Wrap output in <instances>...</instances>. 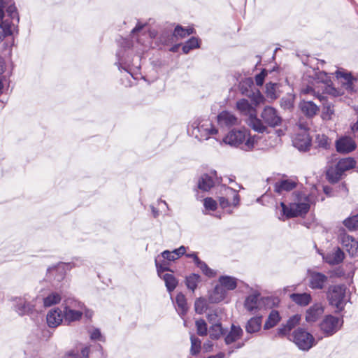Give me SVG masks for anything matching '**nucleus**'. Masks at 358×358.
<instances>
[{"instance_id": "33", "label": "nucleus", "mask_w": 358, "mask_h": 358, "mask_svg": "<svg viewBox=\"0 0 358 358\" xmlns=\"http://www.w3.org/2000/svg\"><path fill=\"white\" fill-rule=\"evenodd\" d=\"M61 300L62 297L59 293L50 292L47 296L42 298L39 296L38 301H42L43 307L48 308L59 303Z\"/></svg>"}, {"instance_id": "43", "label": "nucleus", "mask_w": 358, "mask_h": 358, "mask_svg": "<svg viewBox=\"0 0 358 358\" xmlns=\"http://www.w3.org/2000/svg\"><path fill=\"white\" fill-rule=\"evenodd\" d=\"M321 102L324 105L322 113V119L325 120H331L334 113L333 105L327 103L325 96H324V101H321Z\"/></svg>"}, {"instance_id": "53", "label": "nucleus", "mask_w": 358, "mask_h": 358, "mask_svg": "<svg viewBox=\"0 0 358 358\" xmlns=\"http://www.w3.org/2000/svg\"><path fill=\"white\" fill-rule=\"evenodd\" d=\"M203 206L206 210L214 211L217 208V203L213 198L207 197L203 200Z\"/></svg>"}, {"instance_id": "54", "label": "nucleus", "mask_w": 358, "mask_h": 358, "mask_svg": "<svg viewBox=\"0 0 358 358\" xmlns=\"http://www.w3.org/2000/svg\"><path fill=\"white\" fill-rule=\"evenodd\" d=\"M201 349V341L195 338L194 336H191V353L193 355H197Z\"/></svg>"}, {"instance_id": "46", "label": "nucleus", "mask_w": 358, "mask_h": 358, "mask_svg": "<svg viewBox=\"0 0 358 358\" xmlns=\"http://www.w3.org/2000/svg\"><path fill=\"white\" fill-rule=\"evenodd\" d=\"M278 88V85L276 83H267L266 85V94L267 97L273 100L277 99L278 96V94L277 93Z\"/></svg>"}, {"instance_id": "49", "label": "nucleus", "mask_w": 358, "mask_h": 358, "mask_svg": "<svg viewBox=\"0 0 358 358\" xmlns=\"http://www.w3.org/2000/svg\"><path fill=\"white\" fill-rule=\"evenodd\" d=\"M343 224L349 229H355L358 227V214L354 215L345 219Z\"/></svg>"}, {"instance_id": "14", "label": "nucleus", "mask_w": 358, "mask_h": 358, "mask_svg": "<svg viewBox=\"0 0 358 358\" xmlns=\"http://www.w3.org/2000/svg\"><path fill=\"white\" fill-rule=\"evenodd\" d=\"M155 262L158 275L164 280L167 290L171 292L176 287L178 280L173 274L164 273V271H169V267L165 261L161 263L159 257H156Z\"/></svg>"}, {"instance_id": "9", "label": "nucleus", "mask_w": 358, "mask_h": 358, "mask_svg": "<svg viewBox=\"0 0 358 358\" xmlns=\"http://www.w3.org/2000/svg\"><path fill=\"white\" fill-rule=\"evenodd\" d=\"M192 134L200 141L207 140L211 135L216 134L217 129L209 120H196L192 124Z\"/></svg>"}, {"instance_id": "59", "label": "nucleus", "mask_w": 358, "mask_h": 358, "mask_svg": "<svg viewBox=\"0 0 358 358\" xmlns=\"http://www.w3.org/2000/svg\"><path fill=\"white\" fill-rule=\"evenodd\" d=\"M90 338L92 340H101V334L98 329H94L90 331Z\"/></svg>"}, {"instance_id": "21", "label": "nucleus", "mask_w": 358, "mask_h": 358, "mask_svg": "<svg viewBox=\"0 0 358 358\" xmlns=\"http://www.w3.org/2000/svg\"><path fill=\"white\" fill-rule=\"evenodd\" d=\"M186 252V248L183 245L180 248L175 249L172 251L164 250L161 253L160 255H158L157 257H159L161 263L163 261H165L167 266L169 267V262H173L178 259H179L181 256L185 255Z\"/></svg>"}, {"instance_id": "64", "label": "nucleus", "mask_w": 358, "mask_h": 358, "mask_svg": "<svg viewBox=\"0 0 358 358\" xmlns=\"http://www.w3.org/2000/svg\"><path fill=\"white\" fill-rule=\"evenodd\" d=\"M213 343L210 341H207L205 343H203V348L206 352H209L213 348Z\"/></svg>"}, {"instance_id": "29", "label": "nucleus", "mask_w": 358, "mask_h": 358, "mask_svg": "<svg viewBox=\"0 0 358 358\" xmlns=\"http://www.w3.org/2000/svg\"><path fill=\"white\" fill-rule=\"evenodd\" d=\"M296 187V182L292 180H282L275 182L274 185L275 191L279 194L283 192H289Z\"/></svg>"}, {"instance_id": "38", "label": "nucleus", "mask_w": 358, "mask_h": 358, "mask_svg": "<svg viewBox=\"0 0 358 358\" xmlns=\"http://www.w3.org/2000/svg\"><path fill=\"white\" fill-rule=\"evenodd\" d=\"M219 283L226 291L234 290L237 287V279L231 276L222 275L219 278Z\"/></svg>"}, {"instance_id": "2", "label": "nucleus", "mask_w": 358, "mask_h": 358, "mask_svg": "<svg viewBox=\"0 0 358 358\" xmlns=\"http://www.w3.org/2000/svg\"><path fill=\"white\" fill-rule=\"evenodd\" d=\"M280 301L278 297L262 296L259 291L251 289V292L245 297L243 308L249 314L257 315L268 309L277 307Z\"/></svg>"}, {"instance_id": "28", "label": "nucleus", "mask_w": 358, "mask_h": 358, "mask_svg": "<svg viewBox=\"0 0 358 358\" xmlns=\"http://www.w3.org/2000/svg\"><path fill=\"white\" fill-rule=\"evenodd\" d=\"M236 108L244 115L251 117L257 113V110L247 99H243L237 101Z\"/></svg>"}, {"instance_id": "15", "label": "nucleus", "mask_w": 358, "mask_h": 358, "mask_svg": "<svg viewBox=\"0 0 358 358\" xmlns=\"http://www.w3.org/2000/svg\"><path fill=\"white\" fill-rule=\"evenodd\" d=\"M335 75L340 80V83L343 90L350 94L357 91L355 83L357 82V79L354 78L350 73L343 70H337Z\"/></svg>"}, {"instance_id": "27", "label": "nucleus", "mask_w": 358, "mask_h": 358, "mask_svg": "<svg viewBox=\"0 0 358 358\" xmlns=\"http://www.w3.org/2000/svg\"><path fill=\"white\" fill-rule=\"evenodd\" d=\"M301 93L303 95H310L317 98L320 101H324V94H322V90L319 85L313 83L311 85L303 87L301 90Z\"/></svg>"}, {"instance_id": "10", "label": "nucleus", "mask_w": 358, "mask_h": 358, "mask_svg": "<svg viewBox=\"0 0 358 358\" xmlns=\"http://www.w3.org/2000/svg\"><path fill=\"white\" fill-rule=\"evenodd\" d=\"M39 296L30 300L27 295L15 297L13 299L14 310L20 315H29L34 312L38 305Z\"/></svg>"}, {"instance_id": "41", "label": "nucleus", "mask_w": 358, "mask_h": 358, "mask_svg": "<svg viewBox=\"0 0 358 358\" xmlns=\"http://www.w3.org/2000/svg\"><path fill=\"white\" fill-rule=\"evenodd\" d=\"M6 6L3 7V10L5 9L8 17L13 21L15 20L17 22H19V16L17 11V8L15 6V3L12 0H6L4 3Z\"/></svg>"}, {"instance_id": "42", "label": "nucleus", "mask_w": 358, "mask_h": 358, "mask_svg": "<svg viewBox=\"0 0 358 358\" xmlns=\"http://www.w3.org/2000/svg\"><path fill=\"white\" fill-rule=\"evenodd\" d=\"M176 302L177 304V311L180 315H185L188 309L185 295L182 293L178 294L176 298Z\"/></svg>"}, {"instance_id": "47", "label": "nucleus", "mask_w": 358, "mask_h": 358, "mask_svg": "<svg viewBox=\"0 0 358 358\" xmlns=\"http://www.w3.org/2000/svg\"><path fill=\"white\" fill-rule=\"evenodd\" d=\"M199 47V42L198 38L192 37L185 43L182 47V51L184 53L187 54L190 50Z\"/></svg>"}, {"instance_id": "57", "label": "nucleus", "mask_w": 358, "mask_h": 358, "mask_svg": "<svg viewBox=\"0 0 358 358\" xmlns=\"http://www.w3.org/2000/svg\"><path fill=\"white\" fill-rule=\"evenodd\" d=\"M266 75H267V71L265 69H264L261 71V73H259V74H257L255 76V83H256L257 85L262 86L263 85Z\"/></svg>"}, {"instance_id": "24", "label": "nucleus", "mask_w": 358, "mask_h": 358, "mask_svg": "<svg viewBox=\"0 0 358 358\" xmlns=\"http://www.w3.org/2000/svg\"><path fill=\"white\" fill-rule=\"evenodd\" d=\"M327 276L319 272L313 271L309 274V285L312 289H321L327 281Z\"/></svg>"}, {"instance_id": "35", "label": "nucleus", "mask_w": 358, "mask_h": 358, "mask_svg": "<svg viewBox=\"0 0 358 358\" xmlns=\"http://www.w3.org/2000/svg\"><path fill=\"white\" fill-rule=\"evenodd\" d=\"M248 124L254 131L259 132V133H263L267 129V127L262 122V120L257 118V113H255V115H252L251 117H248Z\"/></svg>"}, {"instance_id": "12", "label": "nucleus", "mask_w": 358, "mask_h": 358, "mask_svg": "<svg viewBox=\"0 0 358 358\" xmlns=\"http://www.w3.org/2000/svg\"><path fill=\"white\" fill-rule=\"evenodd\" d=\"M343 320L342 318L327 315L324 317L320 323V329L325 336H331L340 330L343 326Z\"/></svg>"}, {"instance_id": "3", "label": "nucleus", "mask_w": 358, "mask_h": 358, "mask_svg": "<svg viewBox=\"0 0 358 358\" xmlns=\"http://www.w3.org/2000/svg\"><path fill=\"white\" fill-rule=\"evenodd\" d=\"M258 141L257 136H250L245 129H232L223 138L225 144L238 147L241 145V148L245 151L251 150Z\"/></svg>"}, {"instance_id": "56", "label": "nucleus", "mask_w": 358, "mask_h": 358, "mask_svg": "<svg viewBox=\"0 0 358 358\" xmlns=\"http://www.w3.org/2000/svg\"><path fill=\"white\" fill-rule=\"evenodd\" d=\"M251 99L255 106H258L261 103H263L264 101V97L259 91L253 92Z\"/></svg>"}, {"instance_id": "32", "label": "nucleus", "mask_w": 358, "mask_h": 358, "mask_svg": "<svg viewBox=\"0 0 358 358\" xmlns=\"http://www.w3.org/2000/svg\"><path fill=\"white\" fill-rule=\"evenodd\" d=\"M323 259L329 264H338L344 259V253L340 248H336L331 253L327 254L323 257Z\"/></svg>"}, {"instance_id": "50", "label": "nucleus", "mask_w": 358, "mask_h": 358, "mask_svg": "<svg viewBox=\"0 0 358 358\" xmlns=\"http://www.w3.org/2000/svg\"><path fill=\"white\" fill-rule=\"evenodd\" d=\"M192 32H193L192 28L185 29V28L182 27L181 26H177L174 29L173 34L175 36L180 37L182 38H184L185 36L190 35L191 34H192Z\"/></svg>"}, {"instance_id": "6", "label": "nucleus", "mask_w": 358, "mask_h": 358, "mask_svg": "<svg viewBox=\"0 0 358 358\" xmlns=\"http://www.w3.org/2000/svg\"><path fill=\"white\" fill-rule=\"evenodd\" d=\"M357 162L354 158L346 157L341 159L334 168L329 169L327 173L328 180L331 183L337 182L345 171L355 168Z\"/></svg>"}, {"instance_id": "25", "label": "nucleus", "mask_w": 358, "mask_h": 358, "mask_svg": "<svg viewBox=\"0 0 358 358\" xmlns=\"http://www.w3.org/2000/svg\"><path fill=\"white\" fill-rule=\"evenodd\" d=\"M301 321V316L299 315H294L291 317L287 323L278 329L277 334L279 336H284L289 334L291 330L296 327Z\"/></svg>"}, {"instance_id": "22", "label": "nucleus", "mask_w": 358, "mask_h": 358, "mask_svg": "<svg viewBox=\"0 0 358 358\" xmlns=\"http://www.w3.org/2000/svg\"><path fill=\"white\" fill-rule=\"evenodd\" d=\"M324 308L321 303H316L306 311L305 320L308 323H313L323 315Z\"/></svg>"}, {"instance_id": "11", "label": "nucleus", "mask_w": 358, "mask_h": 358, "mask_svg": "<svg viewBox=\"0 0 358 358\" xmlns=\"http://www.w3.org/2000/svg\"><path fill=\"white\" fill-rule=\"evenodd\" d=\"M330 82L329 76L324 71H320L316 74L314 83L319 85L322 94H327L333 97H338L344 94L343 89H336L329 84Z\"/></svg>"}, {"instance_id": "8", "label": "nucleus", "mask_w": 358, "mask_h": 358, "mask_svg": "<svg viewBox=\"0 0 358 358\" xmlns=\"http://www.w3.org/2000/svg\"><path fill=\"white\" fill-rule=\"evenodd\" d=\"M293 145L299 151L306 152L311 146V138L308 132V127L303 124L296 125L295 134L292 137Z\"/></svg>"}, {"instance_id": "48", "label": "nucleus", "mask_w": 358, "mask_h": 358, "mask_svg": "<svg viewBox=\"0 0 358 358\" xmlns=\"http://www.w3.org/2000/svg\"><path fill=\"white\" fill-rule=\"evenodd\" d=\"M209 334L212 339H217L223 334L220 323L213 324L210 328Z\"/></svg>"}, {"instance_id": "63", "label": "nucleus", "mask_w": 358, "mask_h": 358, "mask_svg": "<svg viewBox=\"0 0 358 358\" xmlns=\"http://www.w3.org/2000/svg\"><path fill=\"white\" fill-rule=\"evenodd\" d=\"M199 268L200 270L203 272L205 269H206L208 265L202 262L201 260H199V262H197L196 264H195Z\"/></svg>"}, {"instance_id": "37", "label": "nucleus", "mask_w": 358, "mask_h": 358, "mask_svg": "<svg viewBox=\"0 0 358 358\" xmlns=\"http://www.w3.org/2000/svg\"><path fill=\"white\" fill-rule=\"evenodd\" d=\"M227 291L220 284L217 285L209 296V300L212 303H218L222 301L226 296Z\"/></svg>"}, {"instance_id": "34", "label": "nucleus", "mask_w": 358, "mask_h": 358, "mask_svg": "<svg viewBox=\"0 0 358 358\" xmlns=\"http://www.w3.org/2000/svg\"><path fill=\"white\" fill-rule=\"evenodd\" d=\"M290 299L299 306H306L310 303L312 296L308 293H295L290 295Z\"/></svg>"}, {"instance_id": "1", "label": "nucleus", "mask_w": 358, "mask_h": 358, "mask_svg": "<svg viewBox=\"0 0 358 358\" xmlns=\"http://www.w3.org/2000/svg\"><path fill=\"white\" fill-rule=\"evenodd\" d=\"M315 201V196L313 191L308 194L304 191H296L292 194V201L288 206L281 202L282 216L287 218L301 216L306 214L310 204Z\"/></svg>"}, {"instance_id": "7", "label": "nucleus", "mask_w": 358, "mask_h": 358, "mask_svg": "<svg viewBox=\"0 0 358 358\" xmlns=\"http://www.w3.org/2000/svg\"><path fill=\"white\" fill-rule=\"evenodd\" d=\"M289 336V340L303 351L309 350L315 344L313 336L303 328L299 327Z\"/></svg>"}, {"instance_id": "44", "label": "nucleus", "mask_w": 358, "mask_h": 358, "mask_svg": "<svg viewBox=\"0 0 358 358\" xmlns=\"http://www.w3.org/2000/svg\"><path fill=\"white\" fill-rule=\"evenodd\" d=\"M315 143L318 148L325 150L329 149L331 145V141L324 134H317L315 136Z\"/></svg>"}, {"instance_id": "45", "label": "nucleus", "mask_w": 358, "mask_h": 358, "mask_svg": "<svg viewBox=\"0 0 358 358\" xmlns=\"http://www.w3.org/2000/svg\"><path fill=\"white\" fill-rule=\"evenodd\" d=\"M295 96L292 94H287L280 100V106L285 110H290L294 106Z\"/></svg>"}, {"instance_id": "61", "label": "nucleus", "mask_w": 358, "mask_h": 358, "mask_svg": "<svg viewBox=\"0 0 358 358\" xmlns=\"http://www.w3.org/2000/svg\"><path fill=\"white\" fill-rule=\"evenodd\" d=\"M89 352H90V349L88 347H85V348H82L80 355V358H88Z\"/></svg>"}, {"instance_id": "30", "label": "nucleus", "mask_w": 358, "mask_h": 358, "mask_svg": "<svg viewBox=\"0 0 358 358\" xmlns=\"http://www.w3.org/2000/svg\"><path fill=\"white\" fill-rule=\"evenodd\" d=\"M301 111L308 117H313L319 111L318 106L312 101H303L300 103Z\"/></svg>"}, {"instance_id": "51", "label": "nucleus", "mask_w": 358, "mask_h": 358, "mask_svg": "<svg viewBox=\"0 0 358 358\" xmlns=\"http://www.w3.org/2000/svg\"><path fill=\"white\" fill-rule=\"evenodd\" d=\"M199 280V276L196 274H192L186 278V285L187 287L194 291L197 286V284Z\"/></svg>"}, {"instance_id": "20", "label": "nucleus", "mask_w": 358, "mask_h": 358, "mask_svg": "<svg viewBox=\"0 0 358 358\" xmlns=\"http://www.w3.org/2000/svg\"><path fill=\"white\" fill-rule=\"evenodd\" d=\"M336 148L338 152L346 154L355 150L356 143L352 138L343 136L336 141Z\"/></svg>"}, {"instance_id": "52", "label": "nucleus", "mask_w": 358, "mask_h": 358, "mask_svg": "<svg viewBox=\"0 0 358 358\" xmlns=\"http://www.w3.org/2000/svg\"><path fill=\"white\" fill-rule=\"evenodd\" d=\"M194 308L198 314H202L207 309L206 301L203 298L196 299L194 303Z\"/></svg>"}, {"instance_id": "19", "label": "nucleus", "mask_w": 358, "mask_h": 358, "mask_svg": "<svg viewBox=\"0 0 358 358\" xmlns=\"http://www.w3.org/2000/svg\"><path fill=\"white\" fill-rule=\"evenodd\" d=\"M217 123L221 127H231L238 125L241 120L231 112L223 110L217 117Z\"/></svg>"}, {"instance_id": "31", "label": "nucleus", "mask_w": 358, "mask_h": 358, "mask_svg": "<svg viewBox=\"0 0 358 358\" xmlns=\"http://www.w3.org/2000/svg\"><path fill=\"white\" fill-rule=\"evenodd\" d=\"M262 322V316L257 315L251 317L245 325V330L249 334L256 333L260 330Z\"/></svg>"}, {"instance_id": "40", "label": "nucleus", "mask_w": 358, "mask_h": 358, "mask_svg": "<svg viewBox=\"0 0 358 358\" xmlns=\"http://www.w3.org/2000/svg\"><path fill=\"white\" fill-rule=\"evenodd\" d=\"M280 319L279 312L275 310H272L264 323V329H269L274 327L280 321Z\"/></svg>"}, {"instance_id": "55", "label": "nucleus", "mask_w": 358, "mask_h": 358, "mask_svg": "<svg viewBox=\"0 0 358 358\" xmlns=\"http://www.w3.org/2000/svg\"><path fill=\"white\" fill-rule=\"evenodd\" d=\"M196 327L197 330V334L199 336H206L207 334V324L203 320H199L196 321Z\"/></svg>"}, {"instance_id": "5", "label": "nucleus", "mask_w": 358, "mask_h": 358, "mask_svg": "<svg viewBox=\"0 0 358 358\" xmlns=\"http://www.w3.org/2000/svg\"><path fill=\"white\" fill-rule=\"evenodd\" d=\"M61 308L64 317V322L66 324L79 321L84 313L88 317L92 316V313L86 310L83 303L74 299L65 301Z\"/></svg>"}, {"instance_id": "62", "label": "nucleus", "mask_w": 358, "mask_h": 358, "mask_svg": "<svg viewBox=\"0 0 358 358\" xmlns=\"http://www.w3.org/2000/svg\"><path fill=\"white\" fill-rule=\"evenodd\" d=\"M5 2H6V0H0V22L3 21V17L4 16L3 7L6 6L4 5Z\"/></svg>"}, {"instance_id": "39", "label": "nucleus", "mask_w": 358, "mask_h": 358, "mask_svg": "<svg viewBox=\"0 0 358 358\" xmlns=\"http://www.w3.org/2000/svg\"><path fill=\"white\" fill-rule=\"evenodd\" d=\"M243 334V330L239 326L231 325V330L225 337L227 344H231L238 340Z\"/></svg>"}, {"instance_id": "18", "label": "nucleus", "mask_w": 358, "mask_h": 358, "mask_svg": "<svg viewBox=\"0 0 358 358\" xmlns=\"http://www.w3.org/2000/svg\"><path fill=\"white\" fill-rule=\"evenodd\" d=\"M261 117L264 123L274 127L280 124L282 119L278 111L271 106H266L261 113Z\"/></svg>"}, {"instance_id": "60", "label": "nucleus", "mask_w": 358, "mask_h": 358, "mask_svg": "<svg viewBox=\"0 0 358 358\" xmlns=\"http://www.w3.org/2000/svg\"><path fill=\"white\" fill-rule=\"evenodd\" d=\"M203 273L204 275H206V276L211 278V277H214L215 275L216 272L214 270L209 268L208 266H207L206 269L204 270Z\"/></svg>"}, {"instance_id": "13", "label": "nucleus", "mask_w": 358, "mask_h": 358, "mask_svg": "<svg viewBox=\"0 0 358 358\" xmlns=\"http://www.w3.org/2000/svg\"><path fill=\"white\" fill-rule=\"evenodd\" d=\"M328 299L331 306L341 311L345 306L346 299V287L344 285H334L329 287Z\"/></svg>"}, {"instance_id": "16", "label": "nucleus", "mask_w": 358, "mask_h": 358, "mask_svg": "<svg viewBox=\"0 0 358 358\" xmlns=\"http://www.w3.org/2000/svg\"><path fill=\"white\" fill-rule=\"evenodd\" d=\"M220 182V178L215 171L203 174L198 181V187L203 191H209Z\"/></svg>"}, {"instance_id": "26", "label": "nucleus", "mask_w": 358, "mask_h": 358, "mask_svg": "<svg viewBox=\"0 0 358 358\" xmlns=\"http://www.w3.org/2000/svg\"><path fill=\"white\" fill-rule=\"evenodd\" d=\"M341 243L351 256L358 253V242L352 236L343 234L341 237Z\"/></svg>"}, {"instance_id": "4", "label": "nucleus", "mask_w": 358, "mask_h": 358, "mask_svg": "<svg viewBox=\"0 0 358 358\" xmlns=\"http://www.w3.org/2000/svg\"><path fill=\"white\" fill-rule=\"evenodd\" d=\"M217 198L220 207L227 213L231 214L233 209L240 203V196L237 190L232 187L222 185L218 187Z\"/></svg>"}, {"instance_id": "36", "label": "nucleus", "mask_w": 358, "mask_h": 358, "mask_svg": "<svg viewBox=\"0 0 358 358\" xmlns=\"http://www.w3.org/2000/svg\"><path fill=\"white\" fill-rule=\"evenodd\" d=\"M14 29L15 24L13 22H10L6 19L0 22V41L6 36L11 35Z\"/></svg>"}, {"instance_id": "58", "label": "nucleus", "mask_w": 358, "mask_h": 358, "mask_svg": "<svg viewBox=\"0 0 358 358\" xmlns=\"http://www.w3.org/2000/svg\"><path fill=\"white\" fill-rule=\"evenodd\" d=\"M208 320L213 324L220 323L218 315L215 311L210 312L208 314Z\"/></svg>"}, {"instance_id": "23", "label": "nucleus", "mask_w": 358, "mask_h": 358, "mask_svg": "<svg viewBox=\"0 0 358 358\" xmlns=\"http://www.w3.org/2000/svg\"><path fill=\"white\" fill-rule=\"evenodd\" d=\"M62 308H55L51 309L47 314L46 320L48 325L51 328H55L60 325L64 317L63 316Z\"/></svg>"}, {"instance_id": "17", "label": "nucleus", "mask_w": 358, "mask_h": 358, "mask_svg": "<svg viewBox=\"0 0 358 358\" xmlns=\"http://www.w3.org/2000/svg\"><path fill=\"white\" fill-rule=\"evenodd\" d=\"M70 264L60 262L57 265L50 266L47 270V277L50 280L59 282L64 279L66 271Z\"/></svg>"}]
</instances>
